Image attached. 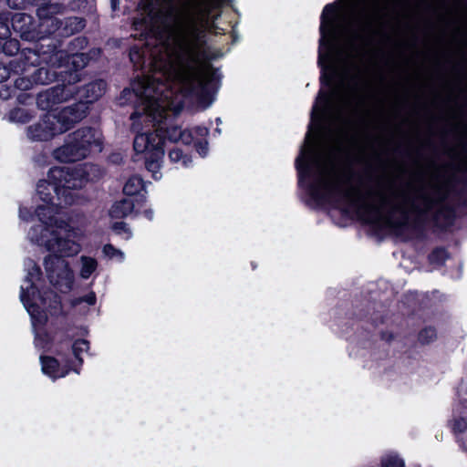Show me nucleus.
Wrapping results in <instances>:
<instances>
[{"instance_id":"nucleus-1","label":"nucleus","mask_w":467,"mask_h":467,"mask_svg":"<svg viewBox=\"0 0 467 467\" xmlns=\"http://www.w3.org/2000/svg\"><path fill=\"white\" fill-rule=\"evenodd\" d=\"M337 146L316 151L310 132L296 160L299 185L319 203L344 211L356 210L368 223L389 229L406 240L408 191L387 174H375L371 160L358 152L352 163L339 169Z\"/></svg>"},{"instance_id":"nucleus-2","label":"nucleus","mask_w":467,"mask_h":467,"mask_svg":"<svg viewBox=\"0 0 467 467\" xmlns=\"http://www.w3.org/2000/svg\"><path fill=\"white\" fill-rule=\"evenodd\" d=\"M223 0H188L181 7L149 14L141 22L152 38L144 49H130V61L142 67L148 56L151 75L132 83L135 95L143 100V109L150 105L153 95L177 85L189 90H200L199 74L213 73L210 60L214 57L206 42V29L211 12Z\"/></svg>"},{"instance_id":"nucleus-3","label":"nucleus","mask_w":467,"mask_h":467,"mask_svg":"<svg viewBox=\"0 0 467 467\" xmlns=\"http://www.w3.org/2000/svg\"><path fill=\"white\" fill-rule=\"evenodd\" d=\"M321 15L318 64L320 90L311 112V127L323 122L346 124L364 102L359 62L364 56L362 35L371 19L369 0H339Z\"/></svg>"},{"instance_id":"nucleus-4","label":"nucleus","mask_w":467,"mask_h":467,"mask_svg":"<svg viewBox=\"0 0 467 467\" xmlns=\"http://www.w3.org/2000/svg\"><path fill=\"white\" fill-rule=\"evenodd\" d=\"M96 171V166L90 163L53 167L48 171V181L40 180L37 182L36 198L43 203L35 210L39 223L28 232L32 243L48 252L67 255H77L81 251V230L58 219L57 214L59 209L77 202L78 195L76 191L92 180Z\"/></svg>"},{"instance_id":"nucleus-5","label":"nucleus","mask_w":467,"mask_h":467,"mask_svg":"<svg viewBox=\"0 0 467 467\" xmlns=\"http://www.w3.org/2000/svg\"><path fill=\"white\" fill-rule=\"evenodd\" d=\"M198 78L201 82L200 90L184 92L174 85L163 90V93L151 96L149 103L150 106L147 109H143V100L140 101L130 116L132 129L139 132L134 139V150L137 153L145 154L146 169L151 172L152 178L156 181L161 178V168L165 139L174 142L182 141L184 144H190L192 141V134L190 130H182L178 126L163 129L162 121L170 117L169 112L173 115L178 114L183 108L186 98H193L201 101L207 97L210 86L217 80V72L213 67L211 75L199 74Z\"/></svg>"},{"instance_id":"nucleus-6","label":"nucleus","mask_w":467,"mask_h":467,"mask_svg":"<svg viewBox=\"0 0 467 467\" xmlns=\"http://www.w3.org/2000/svg\"><path fill=\"white\" fill-rule=\"evenodd\" d=\"M24 266L26 275L21 285L20 299L32 319L35 344L37 348H45L48 346L49 337L42 326L47 322L48 315H55L60 310V300L51 291L43 295L38 291L41 271L35 261L26 259Z\"/></svg>"},{"instance_id":"nucleus-7","label":"nucleus","mask_w":467,"mask_h":467,"mask_svg":"<svg viewBox=\"0 0 467 467\" xmlns=\"http://www.w3.org/2000/svg\"><path fill=\"white\" fill-rule=\"evenodd\" d=\"M101 150V132L92 128H82L67 135L65 144L56 149L53 156L62 162L78 161Z\"/></svg>"},{"instance_id":"nucleus-8","label":"nucleus","mask_w":467,"mask_h":467,"mask_svg":"<svg viewBox=\"0 0 467 467\" xmlns=\"http://www.w3.org/2000/svg\"><path fill=\"white\" fill-rule=\"evenodd\" d=\"M66 55L67 57L66 58L62 59V66H60L59 67L72 65L73 68L75 69L74 73H70L68 79H67V78H64V80H67L69 86H56L40 92L36 98V104L37 107L42 110L51 109L56 105L67 101L76 92L75 88H72L70 84L79 81L80 78L77 71L79 68L85 67L87 63V57L82 53H74L68 55L66 52ZM56 67H58L57 66Z\"/></svg>"},{"instance_id":"nucleus-9","label":"nucleus","mask_w":467,"mask_h":467,"mask_svg":"<svg viewBox=\"0 0 467 467\" xmlns=\"http://www.w3.org/2000/svg\"><path fill=\"white\" fill-rule=\"evenodd\" d=\"M66 51L52 49L50 54L38 49L24 48L19 56L11 60L8 65L0 63V82L7 80L11 73L24 74L28 70L29 66H39L46 63L50 67L62 66V59L66 58Z\"/></svg>"},{"instance_id":"nucleus-10","label":"nucleus","mask_w":467,"mask_h":467,"mask_svg":"<svg viewBox=\"0 0 467 467\" xmlns=\"http://www.w3.org/2000/svg\"><path fill=\"white\" fill-rule=\"evenodd\" d=\"M44 260V265L50 283L59 291L67 293L70 291L74 283V273L67 261L62 257L67 254L50 252ZM70 255H67L69 257Z\"/></svg>"},{"instance_id":"nucleus-11","label":"nucleus","mask_w":467,"mask_h":467,"mask_svg":"<svg viewBox=\"0 0 467 467\" xmlns=\"http://www.w3.org/2000/svg\"><path fill=\"white\" fill-rule=\"evenodd\" d=\"M61 133L62 130L58 129L56 118L52 114L44 115L26 129V136L33 141H47Z\"/></svg>"},{"instance_id":"nucleus-12","label":"nucleus","mask_w":467,"mask_h":467,"mask_svg":"<svg viewBox=\"0 0 467 467\" xmlns=\"http://www.w3.org/2000/svg\"><path fill=\"white\" fill-rule=\"evenodd\" d=\"M61 6L58 5H47L40 6L37 9V16L39 19L38 31H40V39L47 36L58 32L61 33L62 20L54 15L60 13Z\"/></svg>"},{"instance_id":"nucleus-13","label":"nucleus","mask_w":467,"mask_h":467,"mask_svg":"<svg viewBox=\"0 0 467 467\" xmlns=\"http://www.w3.org/2000/svg\"><path fill=\"white\" fill-rule=\"evenodd\" d=\"M87 102L80 101L71 106L65 107L57 114H52L56 118V123L62 133L68 130L75 123L84 119L88 112Z\"/></svg>"},{"instance_id":"nucleus-14","label":"nucleus","mask_w":467,"mask_h":467,"mask_svg":"<svg viewBox=\"0 0 467 467\" xmlns=\"http://www.w3.org/2000/svg\"><path fill=\"white\" fill-rule=\"evenodd\" d=\"M12 26L19 34L20 37L26 41L40 40L38 24L34 22L31 16L27 14H16L12 18Z\"/></svg>"},{"instance_id":"nucleus-15","label":"nucleus","mask_w":467,"mask_h":467,"mask_svg":"<svg viewBox=\"0 0 467 467\" xmlns=\"http://www.w3.org/2000/svg\"><path fill=\"white\" fill-rule=\"evenodd\" d=\"M40 362L42 372L52 379L64 378L67 375L70 369L74 370L78 374L79 373L75 361L69 359L63 360V364L60 365L54 358L41 356Z\"/></svg>"},{"instance_id":"nucleus-16","label":"nucleus","mask_w":467,"mask_h":467,"mask_svg":"<svg viewBox=\"0 0 467 467\" xmlns=\"http://www.w3.org/2000/svg\"><path fill=\"white\" fill-rule=\"evenodd\" d=\"M61 33L62 36H69L81 31L85 26V20L78 16H70L62 20Z\"/></svg>"},{"instance_id":"nucleus-17","label":"nucleus","mask_w":467,"mask_h":467,"mask_svg":"<svg viewBox=\"0 0 467 467\" xmlns=\"http://www.w3.org/2000/svg\"><path fill=\"white\" fill-rule=\"evenodd\" d=\"M106 90L105 81L99 79L86 85L83 88L87 104L99 99Z\"/></svg>"},{"instance_id":"nucleus-18","label":"nucleus","mask_w":467,"mask_h":467,"mask_svg":"<svg viewBox=\"0 0 467 467\" xmlns=\"http://www.w3.org/2000/svg\"><path fill=\"white\" fill-rule=\"evenodd\" d=\"M134 209V202L130 198H124L119 202H116L110 211L109 215L112 218H123L132 213Z\"/></svg>"},{"instance_id":"nucleus-19","label":"nucleus","mask_w":467,"mask_h":467,"mask_svg":"<svg viewBox=\"0 0 467 467\" xmlns=\"http://www.w3.org/2000/svg\"><path fill=\"white\" fill-rule=\"evenodd\" d=\"M79 275L83 279H88L98 268V261L90 256L82 255L79 257Z\"/></svg>"},{"instance_id":"nucleus-20","label":"nucleus","mask_w":467,"mask_h":467,"mask_svg":"<svg viewBox=\"0 0 467 467\" xmlns=\"http://www.w3.org/2000/svg\"><path fill=\"white\" fill-rule=\"evenodd\" d=\"M32 76L35 84L47 85L56 78L57 73L47 67H40L32 73Z\"/></svg>"},{"instance_id":"nucleus-21","label":"nucleus","mask_w":467,"mask_h":467,"mask_svg":"<svg viewBox=\"0 0 467 467\" xmlns=\"http://www.w3.org/2000/svg\"><path fill=\"white\" fill-rule=\"evenodd\" d=\"M144 189L143 180L137 175H133L128 179L123 187V192L126 195L132 196L139 193Z\"/></svg>"},{"instance_id":"nucleus-22","label":"nucleus","mask_w":467,"mask_h":467,"mask_svg":"<svg viewBox=\"0 0 467 467\" xmlns=\"http://www.w3.org/2000/svg\"><path fill=\"white\" fill-rule=\"evenodd\" d=\"M33 118L32 113L23 108H17L9 112L8 119L12 122L26 123Z\"/></svg>"},{"instance_id":"nucleus-23","label":"nucleus","mask_w":467,"mask_h":467,"mask_svg":"<svg viewBox=\"0 0 467 467\" xmlns=\"http://www.w3.org/2000/svg\"><path fill=\"white\" fill-rule=\"evenodd\" d=\"M35 67L36 66H29L28 70L26 72H25L24 74H21L22 76L17 78L15 80L16 88H17L18 89H21V90H27L33 87V85L35 84L33 81V76L31 74L29 77L27 75V73L30 72L31 67Z\"/></svg>"},{"instance_id":"nucleus-24","label":"nucleus","mask_w":467,"mask_h":467,"mask_svg":"<svg viewBox=\"0 0 467 467\" xmlns=\"http://www.w3.org/2000/svg\"><path fill=\"white\" fill-rule=\"evenodd\" d=\"M88 349V342L81 339L74 342L72 346V353L75 357L76 362L80 366L83 362L82 354L86 353Z\"/></svg>"},{"instance_id":"nucleus-25","label":"nucleus","mask_w":467,"mask_h":467,"mask_svg":"<svg viewBox=\"0 0 467 467\" xmlns=\"http://www.w3.org/2000/svg\"><path fill=\"white\" fill-rule=\"evenodd\" d=\"M169 158L171 161L174 163L181 162L182 167H189L192 163V159L183 154V152L180 149H173L169 153Z\"/></svg>"},{"instance_id":"nucleus-26","label":"nucleus","mask_w":467,"mask_h":467,"mask_svg":"<svg viewBox=\"0 0 467 467\" xmlns=\"http://www.w3.org/2000/svg\"><path fill=\"white\" fill-rule=\"evenodd\" d=\"M450 426L454 434H462L467 431V420L461 416H455L450 421Z\"/></svg>"},{"instance_id":"nucleus-27","label":"nucleus","mask_w":467,"mask_h":467,"mask_svg":"<svg viewBox=\"0 0 467 467\" xmlns=\"http://www.w3.org/2000/svg\"><path fill=\"white\" fill-rule=\"evenodd\" d=\"M104 255L109 259H115L118 262H123L125 255L124 253L111 244H105L102 250Z\"/></svg>"},{"instance_id":"nucleus-28","label":"nucleus","mask_w":467,"mask_h":467,"mask_svg":"<svg viewBox=\"0 0 467 467\" xmlns=\"http://www.w3.org/2000/svg\"><path fill=\"white\" fill-rule=\"evenodd\" d=\"M437 338V333L432 327H426L419 333L418 339L420 344L425 345L434 341Z\"/></svg>"},{"instance_id":"nucleus-29","label":"nucleus","mask_w":467,"mask_h":467,"mask_svg":"<svg viewBox=\"0 0 467 467\" xmlns=\"http://www.w3.org/2000/svg\"><path fill=\"white\" fill-rule=\"evenodd\" d=\"M1 49L7 55L13 56L19 50V42L16 39H6L2 42Z\"/></svg>"},{"instance_id":"nucleus-30","label":"nucleus","mask_w":467,"mask_h":467,"mask_svg":"<svg viewBox=\"0 0 467 467\" xmlns=\"http://www.w3.org/2000/svg\"><path fill=\"white\" fill-rule=\"evenodd\" d=\"M381 467H405V462L397 455H387L381 461Z\"/></svg>"},{"instance_id":"nucleus-31","label":"nucleus","mask_w":467,"mask_h":467,"mask_svg":"<svg viewBox=\"0 0 467 467\" xmlns=\"http://www.w3.org/2000/svg\"><path fill=\"white\" fill-rule=\"evenodd\" d=\"M82 302H86L89 306H93L96 303V295L94 292H90L83 297L78 298L73 301V305L77 306Z\"/></svg>"},{"instance_id":"nucleus-32","label":"nucleus","mask_w":467,"mask_h":467,"mask_svg":"<svg viewBox=\"0 0 467 467\" xmlns=\"http://www.w3.org/2000/svg\"><path fill=\"white\" fill-rule=\"evenodd\" d=\"M192 134V140L199 138H205L209 134V130L206 127L198 126L192 130H190Z\"/></svg>"},{"instance_id":"nucleus-33","label":"nucleus","mask_w":467,"mask_h":467,"mask_svg":"<svg viewBox=\"0 0 467 467\" xmlns=\"http://www.w3.org/2000/svg\"><path fill=\"white\" fill-rule=\"evenodd\" d=\"M10 30L5 23L0 22V41L1 43L9 37Z\"/></svg>"},{"instance_id":"nucleus-34","label":"nucleus","mask_w":467,"mask_h":467,"mask_svg":"<svg viewBox=\"0 0 467 467\" xmlns=\"http://www.w3.org/2000/svg\"><path fill=\"white\" fill-rule=\"evenodd\" d=\"M196 146V150L197 151L199 152V154L202 157L206 156L207 152H208V143L207 141H198L196 142L195 144Z\"/></svg>"},{"instance_id":"nucleus-35","label":"nucleus","mask_w":467,"mask_h":467,"mask_svg":"<svg viewBox=\"0 0 467 467\" xmlns=\"http://www.w3.org/2000/svg\"><path fill=\"white\" fill-rule=\"evenodd\" d=\"M112 228L119 234H120V232L123 230L125 233H127L126 238L130 237V234L128 232V229H126V224L123 222L115 223Z\"/></svg>"},{"instance_id":"nucleus-36","label":"nucleus","mask_w":467,"mask_h":467,"mask_svg":"<svg viewBox=\"0 0 467 467\" xmlns=\"http://www.w3.org/2000/svg\"><path fill=\"white\" fill-rule=\"evenodd\" d=\"M445 257H446V252L443 249H437L431 254V260H434V258H437V260L442 261V260H444Z\"/></svg>"},{"instance_id":"nucleus-37","label":"nucleus","mask_w":467,"mask_h":467,"mask_svg":"<svg viewBox=\"0 0 467 467\" xmlns=\"http://www.w3.org/2000/svg\"><path fill=\"white\" fill-rule=\"evenodd\" d=\"M19 216L23 220H27L30 216L29 211L26 208H20Z\"/></svg>"},{"instance_id":"nucleus-38","label":"nucleus","mask_w":467,"mask_h":467,"mask_svg":"<svg viewBox=\"0 0 467 467\" xmlns=\"http://www.w3.org/2000/svg\"><path fill=\"white\" fill-rule=\"evenodd\" d=\"M8 5L13 8H18L19 7V0H7Z\"/></svg>"},{"instance_id":"nucleus-39","label":"nucleus","mask_w":467,"mask_h":467,"mask_svg":"<svg viewBox=\"0 0 467 467\" xmlns=\"http://www.w3.org/2000/svg\"><path fill=\"white\" fill-rule=\"evenodd\" d=\"M145 216L149 219V220H151L152 217H153V213L151 211H145Z\"/></svg>"},{"instance_id":"nucleus-40","label":"nucleus","mask_w":467,"mask_h":467,"mask_svg":"<svg viewBox=\"0 0 467 467\" xmlns=\"http://www.w3.org/2000/svg\"><path fill=\"white\" fill-rule=\"evenodd\" d=\"M111 6L113 9H116L117 8V3H116V0H111Z\"/></svg>"},{"instance_id":"nucleus-41","label":"nucleus","mask_w":467,"mask_h":467,"mask_svg":"<svg viewBox=\"0 0 467 467\" xmlns=\"http://www.w3.org/2000/svg\"><path fill=\"white\" fill-rule=\"evenodd\" d=\"M410 79H411L412 78V73L411 72L410 73Z\"/></svg>"},{"instance_id":"nucleus-42","label":"nucleus","mask_w":467,"mask_h":467,"mask_svg":"<svg viewBox=\"0 0 467 467\" xmlns=\"http://www.w3.org/2000/svg\"><path fill=\"white\" fill-rule=\"evenodd\" d=\"M410 40L412 39V36H410Z\"/></svg>"}]
</instances>
